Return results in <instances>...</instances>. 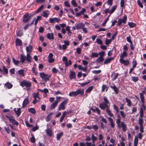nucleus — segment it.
<instances>
[{
	"instance_id": "29",
	"label": "nucleus",
	"mask_w": 146,
	"mask_h": 146,
	"mask_svg": "<svg viewBox=\"0 0 146 146\" xmlns=\"http://www.w3.org/2000/svg\"><path fill=\"white\" fill-rule=\"evenodd\" d=\"M13 85L11 83L8 82L5 84V86L8 89L11 88L13 87Z\"/></svg>"
},
{
	"instance_id": "51",
	"label": "nucleus",
	"mask_w": 146,
	"mask_h": 146,
	"mask_svg": "<svg viewBox=\"0 0 146 146\" xmlns=\"http://www.w3.org/2000/svg\"><path fill=\"white\" fill-rule=\"evenodd\" d=\"M90 83V81L88 82H86L84 83H79V84H80V86L82 87H84L86 85H87Z\"/></svg>"
},
{
	"instance_id": "45",
	"label": "nucleus",
	"mask_w": 146,
	"mask_h": 146,
	"mask_svg": "<svg viewBox=\"0 0 146 146\" xmlns=\"http://www.w3.org/2000/svg\"><path fill=\"white\" fill-rule=\"evenodd\" d=\"M15 113L18 117L19 116L21 113V109L20 108H18L17 110L16 111Z\"/></svg>"
},
{
	"instance_id": "43",
	"label": "nucleus",
	"mask_w": 146,
	"mask_h": 146,
	"mask_svg": "<svg viewBox=\"0 0 146 146\" xmlns=\"http://www.w3.org/2000/svg\"><path fill=\"white\" fill-rule=\"evenodd\" d=\"M125 100L127 103V105L129 106H130L131 105V101L127 98H125Z\"/></svg>"
},
{
	"instance_id": "49",
	"label": "nucleus",
	"mask_w": 146,
	"mask_h": 146,
	"mask_svg": "<svg viewBox=\"0 0 146 146\" xmlns=\"http://www.w3.org/2000/svg\"><path fill=\"white\" fill-rule=\"evenodd\" d=\"M98 56V54L96 52H92V55L91 57L92 58H94L95 57H97Z\"/></svg>"
},
{
	"instance_id": "28",
	"label": "nucleus",
	"mask_w": 146,
	"mask_h": 146,
	"mask_svg": "<svg viewBox=\"0 0 146 146\" xmlns=\"http://www.w3.org/2000/svg\"><path fill=\"white\" fill-rule=\"evenodd\" d=\"M109 87L107 86L106 85L103 84L102 86L101 91L102 92H104L105 90L107 92L108 89Z\"/></svg>"
},
{
	"instance_id": "22",
	"label": "nucleus",
	"mask_w": 146,
	"mask_h": 146,
	"mask_svg": "<svg viewBox=\"0 0 146 146\" xmlns=\"http://www.w3.org/2000/svg\"><path fill=\"white\" fill-rule=\"evenodd\" d=\"M90 110H92L94 112H95L96 111H97V113L99 115L100 113V110L97 107L95 109L93 108H90Z\"/></svg>"
},
{
	"instance_id": "19",
	"label": "nucleus",
	"mask_w": 146,
	"mask_h": 146,
	"mask_svg": "<svg viewBox=\"0 0 146 146\" xmlns=\"http://www.w3.org/2000/svg\"><path fill=\"white\" fill-rule=\"evenodd\" d=\"M32 57L29 53H27L26 56V60L28 62H30L32 61Z\"/></svg>"
},
{
	"instance_id": "8",
	"label": "nucleus",
	"mask_w": 146,
	"mask_h": 146,
	"mask_svg": "<svg viewBox=\"0 0 146 146\" xmlns=\"http://www.w3.org/2000/svg\"><path fill=\"white\" fill-rule=\"evenodd\" d=\"M29 13H26L23 16L22 21L24 23H27L30 19V17L29 16Z\"/></svg>"
},
{
	"instance_id": "7",
	"label": "nucleus",
	"mask_w": 146,
	"mask_h": 146,
	"mask_svg": "<svg viewBox=\"0 0 146 146\" xmlns=\"http://www.w3.org/2000/svg\"><path fill=\"white\" fill-rule=\"evenodd\" d=\"M127 19V16L126 15H124L122 19H120L118 21L117 24L118 26H119L123 23L125 24L126 22V20Z\"/></svg>"
},
{
	"instance_id": "24",
	"label": "nucleus",
	"mask_w": 146,
	"mask_h": 146,
	"mask_svg": "<svg viewBox=\"0 0 146 146\" xmlns=\"http://www.w3.org/2000/svg\"><path fill=\"white\" fill-rule=\"evenodd\" d=\"M33 46L31 45H29V46L26 47V50L27 53H31L32 52Z\"/></svg>"
},
{
	"instance_id": "59",
	"label": "nucleus",
	"mask_w": 146,
	"mask_h": 146,
	"mask_svg": "<svg viewBox=\"0 0 146 146\" xmlns=\"http://www.w3.org/2000/svg\"><path fill=\"white\" fill-rule=\"evenodd\" d=\"M111 39H108L107 38H106V39L105 43V44L107 45H108L111 42Z\"/></svg>"
},
{
	"instance_id": "52",
	"label": "nucleus",
	"mask_w": 146,
	"mask_h": 146,
	"mask_svg": "<svg viewBox=\"0 0 146 146\" xmlns=\"http://www.w3.org/2000/svg\"><path fill=\"white\" fill-rule=\"evenodd\" d=\"M101 70H93L92 71V72L94 74H98L100 73H101Z\"/></svg>"
},
{
	"instance_id": "32",
	"label": "nucleus",
	"mask_w": 146,
	"mask_h": 146,
	"mask_svg": "<svg viewBox=\"0 0 146 146\" xmlns=\"http://www.w3.org/2000/svg\"><path fill=\"white\" fill-rule=\"evenodd\" d=\"M63 133L62 132L57 133L56 135V139L58 140H59L63 135Z\"/></svg>"
},
{
	"instance_id": "1",
	"label": "nucleus",
	"mask_w": 146,
	"mask_h": 146,
	"mask_svg": "<svg viewBox=\"0 0 146 146\" xmlns=\"http://www.w3.org/2000/svg\"><path fill=\"white\" fill-rule=\"evenodd\" d=\"M143 93H140L139 95L140 98L141 100V102L142 104L141 105L142 108H141L139 113H140L139 118H143L144 116L143 110H145L146 109V107L144 104L145 101V98L143 96V94L145 93V92L144 91H142Z\"/></svg>"
},
{
	"instance_id": "18",
	"label": "nucleus",
	"mask_w": 146,
	"mask_h": 146,
	"mask_svg": "<svg viewBox=\"0 0 146 146\" xmlns=\"http://www.w3.org/2000/svg\"><path fill=\"white\" fill-rule=\"evenodd\" d=\"M114 58V57H110L105 59L104 62V64H106L109 63L111 61L113 60Z\"/></svg>"
},
{
	"instance_id": "36",
	"label": "nucleus",
	"mask_w": 146,
	"mask_h": 146,
	"mask_svg": "<svg viewBox=\"0 0 146 146\" xmlns=\"http://www.w3.org/2000/svg\"><path fill=\"white\" fill-rule=\"evenodd\" d=\"M44 7V5H42L36 11V13H38L40 12L43 8Z\"/></svg>"
},
{
	"instance_id": "12",
	"label": "nucleus",
	"mask_w": 146,
	"mask_h": 146,
	"mask_svg": "<svg viewBox=\"0 0 146 146\" xmlns=\"http://www.w3.org/2000/svg\"><path fill=\"white\" fill-rule=\"evenodd\" d=\"M29 103V100L28 98H25L23 102L22 107L23 108H25L27 104Z\"/></svg>"
},
{
	"instance_id": "21",
	"label": "nucleus",
	"mask_w": 146,
	"mask_h": 146,
	"mask_svg": "<svg viewBox=\"0 0 146 146\" xmlns=\"http://www.w3.org/2000/svg\"><path fill=\"white\" fill-rule=\"evenodd\" d=\"M113 86H110V87L113 90L116 94L118 93V90L116 86L113 84Z\"/></svg>"
},
{
	"instance_id": "61",
	"label": "nucleus",
	"mask_w": 146,
	"mask_h": 146,
	"mask_svg": "<svg viewBox=\"0 0 146 146\" xmlns=\"http://www.w3.org/2000/svg\"><path fill=\"white\" fill-rule=\"evenodd\" d=\"M97 42L99 44L102 45L103 44V42L100 39L97 38L96 39Z\"/></svg>"
},
{
	"instance_id": "11",
	"label": "nucleus",
	"mask_w": 146,
	"mask_h": 146,
	"mask_svg": "<svg viewBox=\"0 0 146 146\" xmlns=\"http://www.w3.org/2000/svg\"><path fill=\"white\" fill-rule=\"evenodd\" d=\"M119 62L121 64H123L124 66H127L129 64V61L127 59L126 60L124 59L119 60Z\"/></svg>"
},
{
	"instance_id": "60",
	"label": "nucleus",
	"mask_w": 146,
	"mask_h": 146,
	"mask_svg": "<svg viewBox=\"0 0 146 146\" xmlns=\"http://www.w3.org/2000/svg\"><path fill=\"white\" fill-rule=\"evenodd\" d=\"M32 71L33 73L35 75H36L38 74V72L37 71H36L35 68L34 67H33L32 68Z\"/></svg>"
},
{
	"instance_id": "5",
	"label": "nucleus",
	"mask_w": 146,
	"mask_h": 146,
	"mask_svg": "<svg viewBox=\"0 0 146 146\" xmlns=\"http://www.w3.org/2000/svg\"><path fill=\"white\" fill-rule=\"evenodd\" d=\"M40 77L42 78V80L44 81L45 83L49 81L51 75H48L47 74H45L43 72H41L39 73Z\"/></svg>"
},
{
	"instance_id": "4",
	"label": "nucleus",
	"mask_w": 146,
	"mask_h": 146,
	"mask_svg": "<svg viewBox=\"0 0 146 146\" xmlns=\"http://www.w3.org/2000/svg\"><path fill=\"white\" fill-rule=\"evenodd\" d=\"M20 85L22 87H26L27 90H29V88L31 87L32 85L31 82L30 81L26 80H23L20 83Z\"/></svg>"
},
{
	"instance_id": "31",
	"label": "nucleus",
	"mask_w": 146,
	"mask_h": 146,
	"mask_svg": "<svg viewBox=\"0 0 146 146\" xmlns=\"http://www.w3.org/2000/svg\"><path fill=\"white\" fill-rule=\"evenodd\" d=\"M12 60L14 64L16 66H18L20 62V61L16 60L14 58H12Z\"/></svg>"
},
{
	"instance_id": "39",
	"label": "nucleus",
	"mask_w": 146,
	"mask_h": 146,
	"mask_svg": "<svg viewBox=\"0 0 146 146\" xmlns=\"http://www.w3.org/2000/svg\"><path fill=\"white\" fill-rule=\"evenodd\" d=\"M92 142L94 143V142L96 141L97 140V138L96 137L94 134H92Z\"/></svg>"
},
{
	"instance_id": "64",
	"label": "nucleus",
	"mask_w": 146,
	"mask_h": 146,
	"mask_svg": "<svg viewBox=\"0 0 146 146\" xmlns=\"http://www.w3.org/2000/svg\"><path fill=\"white\" fill-rule=\"evenodd\" d=\"M119 75V73H116L114 75L113 78L112 79V81H114L117 78Z\"/></svg>"
},
{
	"instance_id": "44",
	"label": "nucleus",
	"mask_w": 146,
	"mask_h": 146,
	"mask_svg": "<svg viewBox=\"0 0 146 146\" xmlns=\"http://www.w3.org/2000/svg\"><path fill=\"white\" fill-rule=\"evenodd\" d=\"M106 111L107 113L109 116L111 117H113V114L112 113L111 111L108 109H106Z\"/></svg>"
},
{
	"instance_id": "14",
	"label": "nucleus",
	"mask_w": 146,
	"mask_h": 146,
	"mask_svg": "<svg viewBox=\"0 0 146 146\" xmlns=\"http://www.w3.org/2000/svg\"><path fill=\"white\" fill-rule=\"evenodd\" d=\"M70 74L69 75V78L70 79H74L76 77L75 72L74 71L70 72Z\"/></svg>"
},
{
	"instance_id": "9",
	"label": "nucleus",
	"mask_w": 146,
	"mask_h": 146,
	"mask_svg": "<svg viewBox=\"0 0 146 146\" xmlns=\"http://www.w3.org/2000/svg\"><path fill=\"white\" fill-rule=\"evenodd\" d=\"M99 108L102 110H104L106 108L107 109L109 108V106L106 104V103H104L103 102L102 103H100L99 105Z\"/></svg>"
},
{
	"instance_id": "25",
	"label": "nucleus",
	"mask_w": 146,
	"mask_h": 146,
	"mask_svg": "<svg viewBox=\"0 0 146 146\" xmlns=\"http://www.w3.org/2000/svg\"><path fill=\"white\" fill-rule=\"evenodd\" d=\"M47 38L50 40H52L54 39L53 34L52 33H48L47 34Z\"/></svg>"
},
{
	"instance_id": "3",
	"label": "nucleus",
	"mask_w": 146,
	"mask_h": 146,
	"mask_svg": "<svg viewBox=\"0 0 146 146\" xmlns=\"http://www.w3.org/2000/svg\"><path fill=\"white\" fill-rule=\"evenodd\" d=\"M116 123L118 128L122 127V130L125 132L127 130V126L123 122H121L120 119H117L116 121Z\"/></svg>"
},
{
	"instance_id": "27",
	"label": "nucleus",
	"mask_w": 146,
	"mask_h": 146,
	"mask_svg": "<svg viewBox=\"0 0 146 146\" xmlns=\"http://www.w3.org/2000/svg\"><path fill=\"white\" fill-rule=\"evenodd\" d=\"M24 70L23 69H21L18 71L17 73L19 75L22 77L24 76L25 75L24 73Z\"/></svg>"
},
{
	"instance_id": "34",
	"label": "nucleus",
	"mask_w": 146,
	"mask_h": 146,
	"mask_svg": "<svg viewBox=\"0 0 146 146\" xmlns=\"http://www.w3.org/2000/svg\"><path fill=\"white\" fill-rule=\"evenodd\" d=\"M128 25L130 28H133L135 27L136 24L133 22H129Z\"/></svg>"
},
{
	"instance_id": "50",
	"label": "nucleus",
	"mask_w": 146,
	"mask_h": 146,
	"mask_svg": "<svg viewBox=\"0 0 146 146\" xmlns=\"http://www.w3.org/2000/svg\"><path fill=\"white\" fill-rule=\"evenodd\" d=\"M42 15L44 17H47L48 15V14L47 13L46 11H43L42 12Z\"/></svg>"
},
{
	"instance_id": "35",
	"label": "nucleus",
	"mask_w": 146,
	"mask_h": 146,
	"mask_svg": "<svg viewBox=\"0 0 146 146\" xmlns=\"http://www.w3.org/2000/svg\"><path fill=\"white\" fill-rule=\"evenodd\" d=\"M138 140V138L137 137H135L134 141V146H137V145Z\"/></svg>"
},
{
	"instance_id": "55",
	"label": "nucleus",
	"mask_w": 146,
	"mask_h": 146,
	"mask_svg": "<svg viewBox=\"0 0 146 146\" xmlns=\"http://www.w3.org/2000/svg\"><path fill=\"white\" fill-rule=\"evenodd\" d=\"M72 64V62L71 60H69L68 62V61L65 62V66H70Z\"/></svg>"
},
{
	"instance_id": "58",
	"label": "nucleus",
	"mask_w": 146,
	"mask_h": 146,
	"mask_svg": "<svg viewBox=\"0 0 146 146\" xmlns=\"http://www.w3.org/2000/svg\"><path fill=\"white\" fill-rule=\"evenodd\" d=\"M31 135H32V137H31L30 140L32 143H34L35 141V139L34 135L32 134Z\"/></svg>"
},
{
	"instance_id": "2",
	"label": "nucleus",
	"mask_w": 146,
	"mask_h": 146,
	"mask_svg": "<svg viewBox=\"0 0 146 146\" xmlns=\"http://www.w3.org/2000/svg\"><path fill=\"white\" fill-rule=\"evenodd\" d=\"M84 90L83 89H77L76 91H73L70 92L69 96L70 97H76L79 94H80L82 96L84 94Z\"/></svg>"
},
{
	"instance_id": "30",
	"label": "nucleus",
	"mask_w": 146,
	"mask_h": 146,
	"mask_svg": "<svg viewBox=\"0 0 146 146\" xmlns=\"http://www.w3.org/2000/svg\"><path fill=\"white\" fill-rule=\"evenodd\" d=\"M52 112L50 113L48 115L46 118V120L47 122H48L50 120L52 116Z\"/></svg>"
},
{
	"instance_id": "62",
	"label": "nucleus",
	"mask_w": 146,
	"mask_h": 146,
	"mask_svg": "<svg viewBox=\"0 0 146 146\" xmlns=\"http://www.w3.org/2000/svg\"><path fill=\"white\" fill-rule=\"evenodd\" d=\"M137 3L138 5L141 8H143V5L141 2V1L139 0H138L137 1Z\"/></svg>"
},
{
	"instance_id": "54",
	"label": "nucleus",
	"mask_w": 146,
	"mask_h": 146,
	"mask_svg": "<svg viewBox=\"0 0 146 146\" xmlns=\"http://www.w3.org/2000/svg\"><path fill=\"white\" fill-rule=\"evenodd\" d=\"M72 4L75 7H77L78 5L75 0H72L71 1Z\"/></svg>"
},
{
	"instance_id": "10",
	"label": "nucleus",
	"mask_w": 146,
	"mask_h": 146,
	"mask_svg": "<svg viewBox=\"0 0 146 146\" xmlns=\"http://www.w3.org/2000/svg\"><path fill=\"white\" fill-rule=\"evenodd\" d=\"M9 121L11 123L15 125H19V122L15 120L13 116H11V117L10 118Z\"/></svg>"
},
{
	"instance_id": "48",
	"label": "nucleus",
	"mask_w": 146,
	"mask_h": 146,
	"mask_svg": "<svg viewBox=\"0 0 146 146\" xmlns=\"http://www.w3.org/2000/svg\"><path fill=\"white\" fill-rule=\"evenodd\" d=\"M2 68L3 70L4 73L5 74H7L8 73V69L6 68L4 66H3Z\"/></svg>"
},
{
	"instance_id": "41",
	"label": "nucleus",
	"mask_w": 146,
	"mask_h": 146,
	"mask_svg": "<svg viewBox=\"0 0 146 146\" xmlns=\"http://www.w3.org/2000/svg\"><path fill=\"white\" fill-rule=\"evenodd\" d=\"M144 121L143 118H139L138 124L140 126L143 125Z\"/></svg>"
},
{
	"instance_id": "6",
	"label": "nucleus",
	"mask_w": 146,
	"mask_h": 146,
	"mask_svg": "<svg viewBox=\"0 0 146 146\" xmlns=\"http://www.w3.org/2000/svg\"><path fill=\"white\" fill-rule=\"evenodd\" d=\"M68 101V99H67L61 102L58 106V110L60 111L61 109L62 110H64V109L65 108V105H66L67 104V103Z\"/></svg>"
},
{
	"instance_id": "15",
	"label": "nucleus",
	"mask_w": 146,
	"mask_h": 146,
	"mask_svg": "<svg viewBox=\"0 0 146 146\" xmlns=\"http://www.w3.org/2000/svg\"><path fill=\"white\" fill-rule=\"evenodd\" d=\"M45 131L46 133L50 137L52 136L53 134L52 132V130L50 128H48L47 129L45 130Z\"/></svg>"
},
{
	"instance_id": "20",
	"label": "nucleus",
	"mask_w": 146,
	"mask_h": 146,
	"mask_svg": "<svg viewBox=\"0 0 146 146\" xmlns=\"http://www.w3.org/2000/svg\"><path fill=\"white\" fill-rule=\"evenodd\" d=\"M22 44L21 40L18 38H17L15 41V45L16 46H21Z\"/></svg>"
},
{
	"instance_id": "47",
	"label": "nucleus",
	"mask_w": 146,
	"mask_h": 146,
	"mask_svg": "<svg viewBox=\"0 0 146 146\" xmlns=\"http://www.w3.org/2000/svg\"><path fill=\"white\" fill-rule=\"evenodd\" d=\"M113 107L114 109L116 111V113L117 114H118L119 112V110L118 107L115 104H114Z\"/></svg>"
},
{
	"instance_id": "16",
	"label": "nucleus",
	"mask_w": 146,
	"mask_h": 146,
	"mask_svg": "<svg viewBox=\"0 0 146 146\" xmlns=\"http://www.w3.org/2000/svg\"><path fill=\"white\" fill-rule=\"evenodd\" d=\"M58 102V101L57 100H56L54 103H53L50 106V109H53L55 108L57 106Z\"/></svg>"
},
{
	"instance_id": "42",
	"label": "nucleus",
	"mask_w": 146,
	"mask_h": 146,
	"mask_svg": "<svg viewBox=\"0 0 146 146\" xmlns=\"http://www.w3.org/2000/svg\"><path fill=\"white\" fill-rule=\"evenodd\" d=\"M39 92H38L37 93H34L33 94V97L35 99L36 98H39L40 99L39 96L38 94Z\"/></svg>"
},
{
	"instance_id": "26",
	"label": "nucleus",
	"mask_w": 146,
	"mask_h": 146,
	"mask_svg": "<svg viewBox=\"0 0 146 146\" xmlns=\"http://www.w3.org/2000/svg\"><path fill=\"white\" fill-rule=\"evenodd\" d=\"M108 119L110 123V125L112 128H114L115 127V124L113 122V120L111 117H109Z\"/></svg>"
},
{
	"instance_id": "38",
	"label": "nucleus",
	"mask_w": 146,
	"mask_h": 146,
	"mask_svg": "<svg viewBox=\"0 0 146 146\" xmlns=\"http://www.w3.org/2000/svg\"><path fill=\"white\" fill-rule=\"evenodd\" d=\"M133 66V68H135L137 64V60L135 59V58H133V62H132Z\"/></svg>"
},
{
	"instance_id": "40",
	"label": "nucleus",
	"mask_w": 146,
	"mask_h": 146,
	"mask_svg": "<svg viewBox=\"0 0 146 146\" xmlns=\"http://www.w3.org/2000/svg\"><path fill=\"white\" fill-rule=\"evenodd\" d=\"M93 88V86H91L88 87L86 90L85 92L88 93L91 91Z\"/></svg>"
},
{
	"instance_id": "37",
	"label": "nucleus",
	"mask_w": 146,
	"mask_h": 146,
	"mask_svg": "<svg viewBox=\"0 0 146 146\" xmlns=\"http://www.w3.org/2000/svg\"><path fill=\"white\" fill-rule=\"evenodd\" d=\"M116 5L113 6L111 8V10H110V14H112V13H113L116 9Z\"/></svg>"
},
{
	"instance_id": "13",
	"label": "nucleus",
	"mask_w": 146,
	"mask_h": 146,
	"mask_svg": "<svg viewBox=\"0 0 146 146\" xmlns=\"http://www.w3.org/2000/svg\"><path fill=\"white\" fill-rule=\"evenodd\" d=\"M85 26V25L82 23H78L76 26V29L78 30L84 27Z\"/></svg>"
},
{
	"instance_id": "57",
	"label": "nucleus",
	"mask_w": 146,
	"mask_h": 146,
	"mask_svg": "<svg viewBox=\"0 0 146 146\" xmlns=\"http://www.w3.org/2000/svg\"><path fill=\"white\" fill-rule=\"evenodd\" d=\"M139 80L138 77L137 76L132 77V80L134 82H136Z\"/></svg>"
},
{
	"instance_id": "46",
	"label": "nucleus",
	"mask_w": 146,
	"mask_h": 146,
	"mask_svg": "<svg viewBox=\"0 0 146 146\" xmlns=\"http://www.w3.org/2000/svg\"><path fill=\"white\" fill-rule=\"evenodd\" d=\"M104 58L103 57L99 56L96 60V61L98 62H102L103 61Z\"/></svg>"
},
{
	"instance_id": "56",
	"label": "nucleus",
	"mask_w": 146,
	"mask_h": 146,
	"mask_svg": "<svg viewBox=\"0 0 146 146\" xmlns=\"http://www.w3.org/2000/svg\"><path fill=\"white\" fill-rule=\"evenodd\" d=\"M41 18H42V17L40 16H38L37 17V18L35 21V25L37 24L38 20H40L41 19Z\"/></svg>"
},
{
	"instance_id": "53",
	"label": "nucleus",
	"mask_w": 146,
	"mask_h": 146,
	"mask_svg": "<svg viewBox=\"0 0 146 146\" xmlns=\"http://www.w3.org/2000/svg\"><path fill=\"white\" fill-rule=\"evenodd\" d=\"M23 32L22 31L19 30L17 33V36H18L21 37L22 36Z\"/></svg>"
},
{
	"instance_id": "17",
	"label": "nucleus",
	"mask_w": 146,
	"mask_h": 146,
	"mask_svg": "<svg viewBox=\"0 0 146 146\" xmlns=\"http://www.w3.org/2000/svg\"><path fill=\"white\" fill-rule=\"evenodd\" d=\"M127 52L126 51H123L122 53L121 54V55L120 56V58L119 60L123 59V58L125 57H127Z\"/></svg>"
},
{
	"instance_id": "33",
	"label": "nucleus",
	"mask_w": 146,
	"mask_h": 146,
	"mask_svg": "<svg viewBox=\"0 0 146 146\" xmlns=\"http://www.w3.org/2000/svg\"><path fill=\"white\" fill-rule=\"evenodd\" d=\"M28 111L32 114H35L36 113L35 109L33 108H31L28 109Z\"/></svg>"
},
{
	"instance_id": "23",
	"label": "nucleus",
	"mask_w": 146,
	"mask_h": 146,
	"mask_svg": "<svg viewBox=\"0 0 146 146\" xmlns=\"http://www.w3.org/2000/svg\"><path fill=\"white\" fill-rule=\"evenodd\" d=\"M20 62L23 63L26 60V56L23 54H21L20 58Z\"/></svg>"
},
{
	"instance_id": "63",
	"label": "nucleus",
	"mask_w": 146,
	"mask_h": 146,
	"mask_svg": "<svg viewBox=\"0 0 146 146\" xmlns=\"http://www.w3.org/2000/svg\"><path fill=\"white\" fill-rule=\"evenodd\" d=\"M109 20V19L108 18H107L106 19H105L104 22L102 24V26L103 27H105L106 26V24L107 22V21Z\"/></svg>"
}]
</instances>
